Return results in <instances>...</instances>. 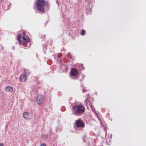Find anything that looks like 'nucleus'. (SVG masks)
Segmentation results:
<instances>
[{
	"label": "nucleus",
	"mask_w": 146,
	"mask_h": 146,
	"mask_svg": "<svg viewBox=\"0 0 146 146\" xmlns=\"http://www.w3.org/2000/svg\"><path fill=\"white\" fill-rule=\"evenodd\" d=\"M17 39L19 41V44H23L25 46H27L26 44L30 41V39L29 38V36L25 35V33H23V35L21 37V35L19 34L17 37Z\"/></svg>",
	"instance_id": "obj_1"
},
{
	"label": "nucleus",
	"mask_w": 146,
	"mask_h": 146,
	"mask_svg": "<svg viewBox=\"0 0 146 146\" xmlns=\"http://www.w3.org/2000/svg\"><path fill=\"white\" fill-rule=\"evenodd\" d=\"M85 109V107L82 105H76L73 107L72 111L74 115L78 116L84 113Z\"/></svg>",
	"instance_id": "obj_2"
},
{
	"label": "nucleus",
	"mask_w": 146,
	"mask_h": 146,
	"mask_svg": "<svg viewBox=\"0 0 146 146\" xmlns=\"http://www.w3.org/2000/svg\"><path fill=\"white\" fill-rule=\"evenodd\" d=\"M37 9L40 11L44 13V7L46 4L44 0H37L36 2Z\"/></svg>",
	"instance_id": "obj_3"
},
{
	"label": "nucleus",
	"mask_w": 146,
	"mask_h": 146,
	"mask_svg": "<svg viewBox=\"0 0 146 146\" xmlns=\"http://www.w3.org/2000/svg\"><path fill=\"white\" fill-rule=\"evenodd\" d=\"M36 100V102L38 104H42L44 101V97L42 95H38L37 96Z\"/></svg>",
	"instance_id": "obj_4"
},
{
	"label": "nucleus",
	"mask_w": 146,
	"mask_h": 146,
	"mask_svg": "<svg viewBox=\"0 0 146 146\" xmlns=\"http://www.w3.org/2000/svg\"><path fill=\"white\" fill-rule=\"evenodd\" d=\"M75 124L78 127H84L85 126L84 123L80 119L76 121Z\"/></svg>",
	"instance_id": "obj_5"
},
{
	"label": "nucleus",
	"mask_w": 146,
	"mask_h": 146,
	"mask_svg": "<svg viewBox=\"0 0 146 146\" xmlns=\"http://www.w3.org/2000/svg\"><path fill=\"white\" fill-rule=\"evenodd\" d=\"M23 117L25 119H30L31 117L30 115V113L28 112H24L23 113Z\"/></svg>",
	"instance_id": "obj_6"
},
{
	"label": "nucleus",
	"mask_w": 146,
	"mask_h": 146,
	"mask_svg": "<svg viewBox=\"0 0 146 146\" xmlns=\"http://www.w3.org/2000/svg\"><path fill=\"white\" fill-rule=\"evenodd\" d=\"M70 74L72 76H76L78 75V71L75 68H72L70 72Z\"/></svg>",
	"instance_id": "obj_7"
},
{
	"label": "nucleus",
	"mask_w": 146,
	"mask_h": 146,
	"mask_svg": "<svg viewBox=\"0 0 146 146\" xmlns=\"http://www.w3.org/2000/svg\"><path fill=\"white\" fill-rule=\"evenodd\" d=\"M27 80V77L25 75H22L20 76L19 80L21 82H25Z\"/></svg>",
	"instance_id": "obj_8"
},
{
	"label": "nucleus",
	"mask_w": 146,
	"mask_h": 146,
	"mask_svg": "<svg viewBox=\"0 0 146 146\" xmlns=\"http://www.w3.org/2000/svg\"><path fill=\"white\" fill-rule=\"evenodd\" d=\"M5 90L7 92H11L13 90V88L11 86H7L5 89Z\"/></svg>",
	"instance_id": "obj_9"
},
{
	"label": "nucleus",
	"mask_w": 146,
	"mask_h": 146,
	"mask_svg": "<svg viewBox=\"0 0 146 146\" xmlns=\"http://www.w3.org/2000/svg\"><path fill=\"white\" fill-rule=\"evenodd\" d=\"M85 31L84 30H82L80 32V34L81 35H84L85 34Z\"/></svg>",
	"instance_id": "obj_10"
},
{
	"label": "nucleus",
	"mask_w": 146,
	"mask_h": 146,
	"mask_svg": "<svg viewBox=\"0 0 146 146\" xmlns=\"http://www.w3.org/2000/svg\"><path fill=\"white\" fill-rule=\"evenodd\" d=\"M62 54H59L58 55V58H60L61 57Z\"/></svg>",
	"instance_id": "obj_11"
},
{
	"label": "nucleus",
	"mask_w": 146,
	"mask_h": 146,
	"mask_svg": "<svg viewBox=\"0 0 146 146\" xmlns=\"http://www.w3.org/2000/svg\"><path fill=\"white\" fill-rule=\"evenodd\" d=\"M40 146H46L45 144L42 143V144L40 145Z\"/></svg>",
	"instance_id": "obj_12"
},
{
	"label": "nucleus",
	"mask_w": 146,
	"mask_h": 146,
	"mask_svg": "<svg viewBox=\"0 0 146 146\" xmlns=\"http://www.w3.org/2000/svg\"><path fill=\"white\" fill-rule=\"evenodd\" d=\"M0 146H4L3 144L2 143H0Z\"/></svg>",
	"instance_id": "obj_13"
}]
</instances>
